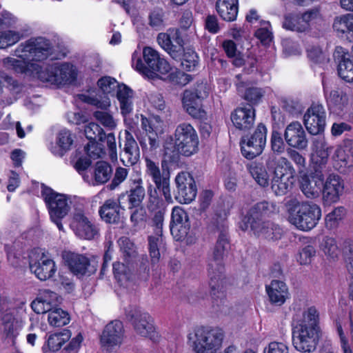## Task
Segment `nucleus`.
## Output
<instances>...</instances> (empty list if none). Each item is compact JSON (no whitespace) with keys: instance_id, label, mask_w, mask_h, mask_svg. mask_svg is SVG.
I'll return each instance as SVG.
<instances>
[{"instance_id":"nucleus-10","label":"nucleus","mask_w":353,"mask_h":353,"mask_svg":"<svg viewBox=\"0 0 353 353\" xmlns=\"http://www.w3.org/2000/svg\"><path fill=\"white\" fill-rule=\"evenodd\" d=\"M77 74L72 65L68 63H54L45 70L38 72V78L43 82L52 84H66L74 81Z\"/></svg>"},{"instance_id":"nucleus-42","label":"nucleus","mask_w":353,"mask_h":353,"mask_svg":"<svg viewBox=\"0 0 353 353\" xmlns=\"http://www.w3.org/2000/svg\"><path fill=\"white\" fill-rule=\"evenodd\" d=\"M19 59L8 57L3 59V66L8 70H12L17 73H25L34 64L23 57H17Z\"/></svg>"},{"instance_id":"nucleus-62","label":"nucleus","mask_w":353,"mask_h":353,"mask_svg":"<svg viewBox=\"0 0 353 353\" xmlns=\"http://www.w3.org/2000/svg\"><path fill=\"white\" fill-rule=\"evenodd\" d=\"M97 85L103 94H111L121 85L115 79L110 77H101L98 80Z\"/></svg>"},{"instance_id":"nucleus-55","label":"nucleus","mask_w":353,"mask_h":353,"mask_svg":"<svg viewBox=\"0 0 353 353\" xmlns=\"http://www.w3.org/2000/svg\"><path fill=\"white\" fill-rule=\"evenodd\" d=\"M84 133L86 138L90 141H103L104 130L96 123L91 122L86 125L84 128Z\"/></svg>"},{"instance_id":"nucleus-16","label":"nucleus","mask_w":353,"mask_h":353,"mask_svg":"<svg viewBox=\"0 0 353 353\" xmlns=\"http://www.w3.org/2000/svg\"><path fill=\"white\" fill-rule=\"evenodd\" d=\"M293 345L300 352L314 350L318 343L316 329H311L303 325H296L292 332Z\"/></svg>"},{"instance_id":"nucleus-52","label":"nucleus","mask_w":353,"mask_h":353,"mask_svg":"<svg viewBox=\"0 0 353 353\" xmlns=\"http://www.w3.org/2000/svg\"><path fill=\"white\" fill-rule=\"evenodd\" d=\"M283 27L289 30L303 32L307 31V24L302 21L300 15H288L285 17Z\"/></svg>"},{"instance_id":"nucleus-1","label":"nucleus","mask_w":353,"mask_h":353,"mask_svg":"<svg viewBox=\"0 0 353 353\" xmlns=\"http://www.w3.org/2000/svg\"><path fill=\"white\" fill-rule=\"evenodd\" d=\"M225 215V214L222 215L216 212L208 225L212 232H217L219 234L216 242L208 258L209 285L213 299L212 307L216 312L225 315L230 312L228 302L224 299L225 283L224 260L230 248Z\"/></svg>"},{"instance_id":"nucleus-28","label":"nucleus","mask_w":353,"mask_h":353,"mask_svg":"<svg viewBox=\"0 0 353 353\" xmlns=\"http://www.w3.org/2000/svg\"><path fill=\"white\" fill-rule=\"evenodd\" d=\"M255 109L250 106L239 107L231 113V121L233 125L240 130H248L254 125L255 121Z\"/></svg>"},{"instance_id":"nucleus-18","label":"nucleus","mask_w":353,"mask_h":353,"mask_svg":"<svg viewBox=\"0 0 353 353\" xmlns=\"http://www.w3.org/2000/svg\"><path fill=\"white\" fill-rule=\"evenodd\" d=\"M158 43L174 60L180 59L184 51L183 39L177 30L171 34L159 33L157 38Z\"/></svg>"},{"instance_id":"nucleus-51","label":"nucleus","mask_w":353,"mask_h":353,"mask_svg":"<svg viewBox=\"0 0 353 353\" xmlns=\"http://www.w3.org/2000/svg\"><path fill=\"white\" fill-rule=\"evenodd\" d=\"M124 261L128 264L134 263L137 258V252L134 244L126 237L121 238L119 241Z\"/></svg>"},{"instance_id":"nucleus-63","label":"nucleus","mask_w":353,"mask_h":353,"mask_svg":"<svg viewBox=\"0 0 353 353\" xmlns=\"http://www.w3.org/2000/svg\"><path fill=\"white\" fill-rule=\"evenodd\" d=\"M342 252L347 271L353 276V241H345Z\"/></svg>"},{"instance_id":"nucleus-43","label":"nucleus","mask_w":353,"mask_h":353,"mask_svg":"<svg viewBox=\"0 0 353 353\" xmlns=\"http://www.w3.org/2000/svg\"><path fill=\"white\" fill-rule=\"evenodd\" d=\"M315 154L313 155L312 163H322L327 164L328 157L332 149L325 142L323 138H318L314 141Z\"/></svg>"},{"instance_id":"nucleus-46","label":"nucleus","mask_w":353,"mask_h":353,"mask_svg":"<svg viewBox=\"0 0 353 353\" xmlns=\"http://www.w3.org/2000/svg\"><path fill=\"white\" fill-rule=\"evenodd\" d=\"M209 91L210 89L207 83L203 81L197 82L193 88L183 92V97H185L187 100L193 99L202 101L208 97Z\"/></svg>"},{"instance_id":"nucleus-30","label":"nucleus","mask_w":353,"mask_h":353,"mask_svg":"<svg viewBox=\"0 0 353 353\" xmlns=\"http://www.w3.org/2000/svg\"><path fill=\"white\" fill-rule=\"evenodd\" d=\"M1 77L0 99L7 104H11L17 99V96L21 88L18 81L12 77L7 74Z\"/></svg>"},{"instance_id":"nucleus-29","label":"nucleus","mask_w":353,"mask_h":353,"mask_svg":"<svg viewBox=\"0 0 353 353\" xmlns=\"http://www.w3.org/2000/svg\"><path fill=\"white\" fill-rule=\"evenodd\" d=\"M140 151L136 140L128 130L125 131V144L121 153V161L125 166L134 165L139 159Z\"/></svg>"},{"instance_id":"nucleus-57","label":"nucleus","mask_w":353,"mask_h":353,"mask_svg":"<svg viewBox=\"0 0 353 353\" xmlns=\"http://www.w3.org/2000/svg\"><path fill=\"white\" fill-rule=\"evenodd\" d=\"M318 313L314 307H310L303 313V319L296 325H305L306 327L316 329Z\"/></svg>"},{"instance_id":"nucleus-21","label":"nucleus","mask_w":353,"mask_h":353,"mask_svg":"<svg viewBox=\"0 0 353 353\" xmlns=\"http://www.w3.org/2000/svg\"><path fill=\"white\" fill-rule=\"evenodd\" d=\"M125 208L123 201L117 199H108L99 208V214L101 219L107 223L118 224Z\"/></svg>"},{"instance_id":"nucleus-44","label":"nucleus","mask_w":353,"mask_h":353,"mask_svg":"<svg viewBox=\"0 0 353 353\" xmlns=\"http://www.w3.org/2000/svg\"><path fill=\"white\" fill-rule=\"evenodd\" d=\"M335 157L345 166H353V140H346L335 151Z\"/></svg>"},{"instance_id":"nucleus-7","label":"nucleus","mask_w":353,"mask_h":353,"mask_svg":"<svg viewBox=\"0 0 353 353\" xmlns=\"http://www.w3.org/2000/svg\"><path fill=\"white\" fill-rule=\"evenodd\" d=\"M194 336L195 353H216L221 347L224 333L219 327H200L195 330Z\"/></svg>"},{"instance_id":"nucleus-49","label":"nucleus","mask_w":353,"mask_h":353,"mask_svg":"<svg viewBox=\"0 0 353 353\" xmlns=\"http://www.w3.org/2000/svg\"><path fill=\"white\" fill-rule=\"evenodd\" d=\"M48 320L51 326L59 327L68 324L70 317L68 312L61 308H55L49 312Z\"/></svg>"},{"instance_id":"nucleus-40","label":"nucleus","mask_w":353,"mask_h":353,"mask_svg":"<svg viewBox=\"0 0 353 353\" xmlns=\"http://www.w3.org/2000/svg\"><path fill=\"white\" fill-rule=\"evenodd\" d=\"M248 169L254 181L261 187H268L270 184V172L266 166L261 163L252 162Z\"/></svg>"},{"instance_id":"nucleus-9","label":"nucleus","mask_w":353,"mask_h":353,"mask_svg":"<svg viewBox=\"0 0 353 353\" xmlns=\"http://www.w3.org/2000/svg\"><path fill=\"white\" fill-rule=\"evenodd\" d=\"M41 195L48 210L50 219L59 230H63L61 220L68 214L70 208L65 194L54 192L50 188L43 185Z\"/></svg>"},{"instance_id":"nucleus-32","label":"nucleus","mask_w":353,"mask_h":353,"mask_svg":"<svg viewBox=\"0 0 353 353\" xmlns=\"http://www.w3.org/2000/svg\"><path fill=\"white\" fill-rule=\"evenodd\" d=\"M332 28L339 37L345 38L350 42L353 41L352 14H345L335 17Z\"/></svg>"},{"instance_id":"nucleus-39","label":"nucleus","mask_w":353,"mask_h":353,"mask_svg":"<svg viewBox=\"0 0 353 353\" xmlns=\"http://www.w3.org/2000/svg\"><path fill=\"white\" fill-rule=\"evenodd\" d=\"M71 334L69 330H64L63 332L50 334L43 346V353L55 352L59 350L61 346L69 340Z\"/></svg>"},{"instance_id":"nucleus-36","label":"nucleus","mask_w":353,"mask_h":353,"mask_svg":"<svg viewBox=\"0 0 353 353\" xmlns=\"http://www.w3.org/2000/svg\"><path fill=\"white\" fill-rule=\"evenodd\" d=\"M329 109L333 113L341 114L348 105V98L345 93L339 90H332L327 98Z\"/></svg>"},{"instance_id":"nucleus-26","label":"nucleus","mask_w":353,"mask_h":353,"mask_svg":"<svg viewBox=\"0 0 353 353\" xmlns=\"http://www.w3.org/2000/svg\"><path fill=\"white\" fill-rule=\"evenodd\" d=\"M284 138L286 143L291 147L299 150L305 149L307 146L308 141L306 138L305 132L298 121H294L287 125Z\"/></svg>"},{"instance_id":"nucleus-58","label":"nucleus","mask_w":353,"mask_h":353,"mask_svg":"<svg viewBox=\"0 0 353 353\" xmlns=\"http://www.w3.org/2000/svg\"><path fill=\"white\" fill-rule=\"evenodd\" d=\"M318 313L314 307H310L303 313V319L296 325H305L306 327L316 329Z\"/></svg>"},{"instance_id":"nucleus-27","label":"nucleus","mask_w":353,"mask_h":353,"mask_svg":"<svg viewBox=\"0 0 353 353\" xmlns=\"http://www.w3.org/2000/svg\"><path fill=\"white\" fill-rule=\"evenodd\" d=\"M30 269L41 281H46L52 278L57 271L54 261L44 253L41 254L38 260H30Z\"/></svg>"},{"instance_id":"nucleus-35","label":"nucleus","mask_w":353,"mask_h":353,"mask_svg":"<svg viewBox=\"0 0 353 353\" xmlns=\"http://www.w3.org/2000/svg\"><path fill=\"white\" fill-rule=\"evenodd\" d=\"M323 181L310 174L301 178L300 188L304 195L310 199L318 197L322 192Z\"/></svg>"},{"instance_id":"nucleus-34","label":"nucleus","mask_w":353,"mask_h":353,"mask_svg":"<svg viewBox=\"0 0 353 353\" xmlns=\"http://www.w3.org/2000/svg\"><path fill=\"white\" fill-rule=\"evenodd\" d=\"M117 98L119 101L121 113L126 121V117L130 116L134 108V92L125 84H121L117 90Z\"/></svg>"},{"instance_id":"nucleus-3","label":"nucleus","mask_w":353,"mask_h":353,"mask_svg":"<svg viewBox=\"0 0 353 353\" xmlns=\"http://www.w3.org/2000/svg\"><path fill=\"white\" fill-rule=\"evenodd\" d=\"M174 145H164V157L166 161L177 162L179 154L190 157L198 150L199 137L195 129L187 123L179 124L174 132Z\"/></svg>"},{"instance_id":"nucleus-20","label":"nucleus","mask_w":353,"mask_h":353,"mask_svg":"<svg viewBox=\"0 0 353 353\" xmlns=\"http://www.w3.org/2000/svg\"><path fill=\"white\" fill-rule=\"evenodd\" d=\"M237 81L235 84L236 89L248 105L253 107L262 102L265 94V90L263 88L252 86L250 83L243 78L241 74L236 76Z\"/></svg>"},{"instance_id":"nucleus-33","label":"nucleus","mask_w":353,"mask_h":353,"mask_svg":"<svg viewBox=\"0 0 353 353\" xmlns=\"http://www.w3.org/2000/svg\"><path fill=\"white\" fill-rule=\"evenodd\" d=\"M266 292L271 303L282 305L288 299L289 292L286 284L279 280H272L270 285H266Z\"/></svg>"},{"instance_id":"nucleus-56","label":"nucleus","mask_w":353,"mask_h":353,"mask_svg":"<svg viewBox=\"0 0 353 353\" xmlns=\"http://www.w3.org/2000/svg\"><path fill=\"white\" fill-rule=\"evenodd\" d=\"M80 99L85 103L94 105L97 108L106 110L110 106V99L105 96L97 97L92 95H80Z\"/></svg>"},{"instance_id":"nucleus-37","label":"nucleus","mask_w":353,"mask_h":353,"mask_svg":"<svg viewBox=\"0 0 353 353\" xmlns=\"http://www.w3.org/2000/svg\"><path fill=\"white\" fill-rule=\"evenodd\" d=\"M216 9L224 21H233L238 14V0H217Z\"/></svg>"},{"instance_id":"nucleus-45","label":"nucleus","mask_w":353,"mask_h":353,"mask_svg":"<svg viewBox=\"0 0 353 353\" xmlns=\"http://www.w3.org/2000/svg\"><path fill=\"white\" fill-rule=\"evenodd\" d=\"M134 263L115 262L113 263V273L117 281L121 283L129 281L134 271Z\"/></svg>"},{"instance_id":"nucleus-47","label":"nucleus","mask_w":353,"mask_h":353,"mask_svg":"<svg viewBox=\"0 0 353 353\" xmlns=\"http://www.w3.org/2000/svg\"><path fill=\"white\" fill-rule=\"evenodd\" d=\"M176 61H180L182 68L189 72L195 70L199 63L196 52L191 48L184 50L181 59Z\"/></svg>"},{"instance_id":"nucleus-15","label":"nucleus","mask_w":353,"mask_h":353,"mask_svg":"<svg viewBox=\"0 0 353 353\" xmlns=\"http://www.w3.org/2000/svg\"><path fill=\"white\" fill-rule=\"evenodd\" d=\"M124 337V328L123 323L114 320L108 323L104 327L100 337L102 348L111 352L120 347Z\"/></svg>"},{"instance_id":"nucleus-5","label":"nucleus","mask_w":353,"mask_h":353,"mask_svg":"<svg viewBox=\"0 0 353 353\" xmlns=\"http://www.w3.org/2000/svg\"><path fill=\"white\" fill-rule=\"evenodd\" d=\"M289 221L298 229L309 231L314 228L321 217L320 207L313 203L299 202L295 199L287 202Z\"/></svg>"},{"instance_id":"nucleus-59","label":"nucleus","mask_w":353,"mask_h":353,"mask_svg":"<svg viewBox=\"0 0 353 353\" xmlns=\"http://www.w3.org/2000/svg\"><path fill=\"white\" fill-rule=\"evenodd\" d=\"M345 214V208L340 206L335 208L325 218L326 227L332 229L336 228L339 222L343 219Z\"/></svg>"},{"instance_id":"nucleus-19","label":"nucleus","mask_w":353,"mask_h":353,"mask_svg":"<svg viewBox=\"0 0 353 353\" xmlns=\"http://www.w3.org/2000/svg\"><path fill=\"white\" fill-rule=\"evenodd\" d=\"M190 223L188 214L180 207L172 209L170 232L176 241H183L188 236Z\"/></svg>"},{"instance_id":"nucleus-38","label":"nucleus","mask_w":353,"mask_h":353,"mask_svg":"<svg viewBox=\"0 0 353 353\" xmlns=\"http://www.w3.org/2000/svg\"><path fill=\"white\" fill-rule=\"evenodd\" d=\"M73 143V138L70 131L63 129L57 135V145L52 147V152L58 157H63L71 148Z\"/></svg>"},{"instance_id":"nucleus-6","label":"nucleus","mask_w":353,"mask_h":353,"mask_svg":"<svg viewBox=\"0 0 353 353\" xmlns=\"http://www.w3.org/2000/svg\"><path fill=\"white\" fill-rule=\"evenodd\" d=\"M144 63L136 52L132 54V63L139 72L151 79H159L158 73L168 74L171 70L170 63L159 53L151 47H145L143 50Z\"/></svg>"},{"instance_id":"nucleus-54","label":"nucleus","mask_w":353,"mask_h":353,"mask_svg":"<svg viewBox=\"0 0 353 353\" xmlns=\"http://www.w3.org/2000/svg\"><path fill=\"white\" fill-rule=\"evenodd\" d=\"M157 190L158 189H152V186L148 190V201L147 204V208L150 212L163 210H165L164 202L163 199L159 197Z\"/></svg>"},{"instance_id":"nucleus-23","label":"nucleus","mask_w":353,"mask_h":353,"mask_svg":"<svg viewBox=\"0 0 353 353\" xmlns=\"http://www.w3.org/2000/svg\"><path fill=\"white\" fill-rule=\"evenodd\" d=\"M74 232L79 237L92 240L99 235V229L94 222L82 213L74 215Z\"/></svg>"},{"instance_id":"nucleus-50","label":"nucleus","mask_w":353,"mask_h":353,"mask_svg":"<svg viewBox=\"0 0 353 353\" xmlns=\"http://www.w3.org/2000/svg\"><path fill=\"white\" fill-rule=\"evenodd\" d=\"M163 243L162 234L154 233V235L148 236V249L151 259V263L154 265L159 261L160 252L159 247Z\"/></svg>"},{"instance_id":"nucleus-8","label":"nucleus","mask_w":353,"mask_h":353,"mask_svg":"<svg viewBox=\"0 0 353 353\" xmlns=\"http://www.w3.org/2000/svg\"><path fill=\"white\" fill-rule=\"evenodd\" d=\"M52 53L50 41L44 37H33L21 43L14 50V55L23 57L32 63L43 61Z\"/></svg>"},{"instance_id":"nucleus-4","label":"nucleus","mask_w":353,"mask_h":353,"mask_svg":"<svg viewBox=\"0 0 353 353\" xmlns=\"http://www.w3.org/2000/svg\"><path fill=\"white\" fill-rule=\"evenodd\" d=\"M266 166L273 174L271 189L275 195L283 196L290 192L295 182L291 163L285 157L269 154L266 158Z\"/></svg>"},{"instance_id":"nucleus-60","label":"nucleus","mask_w":353,"mask_h":353,"mask_svg":"<svg viewBox=\"0 0 353 353\" xmlns=\"http://www.w3.org/2000/svg\"><path fill=\"white\" fill-rule=\"evenodd\" d=\"M321 246L325 254L330 256L331 259H334L339 256L340 250L334 238L328 236L325 237Z\"/></svg>"},{"instance_id":"nucleus-25","label":"nucleus","mask_w":353,"mask_h":353,"mask_svg":"<svg viewBox=\"0 0 353 353\" xmlns=\"http://www.w3.org/2000/svg\"><path fill=\"white\" fill-rule=\"evenodd\" d=\"M333 57L337 63L339 76L347 82H352L353 59H350L347 50L341 46H336Z\"/></svg>"},{"instance_id":"nucleus-64","label":"nucleus","mask_w":353,"mask_h":353,"mask_svg":"<svg viewBox=\"0 0 353 353\" xmlns=\"http://www.w3.org/2000/svg\"><path fill=\"white\" fill-rule=\"evenodd\" d=\"M93 117L100 122L104 127L112 130L117 125L113 117L105 111L97 110L93 112Z\"/></svg>"},{"instance_id":"nucleus-2","label":"nucleus","mask_w":353,"mask_h":353,"mask_svg":"<svg viewBox=\"0 0 353 353\" xmlns=\"http://www.w3.org/2000/svg\"><path fill=\"white\" fill-rule=\"evenodd\" d=\"M277 211L274 203L262 201L255 203L247 212L242 219L241 228L247 230L250 228L253 234L268 241H278L281 239L284 231L283 228L275 222L265 219V216Z\"/></svg>"},{"instance_id":"nucleus-53","label":"nucleus","mask_w":353,"mask_h":353,"mask_svg":"<svg viewBox=\"0 0 353 353\" xmlns=\"http://www.w3.org/2000/svg\"><path fill=\"white\" fill-rule=\"evenodd\" d=\"M23 37V34L19 31L6 30L0 32V49L13 46Z\"/></svg>"},{"instance_id":"nucleus-17","label":"nucleus","mask_w":353,"mask_h":353,"mask_svg":"<svg viewBox=\"0 0 353 353\" xmlns=\"http://www.w3.org/2000/svg\"><path fill=\"white\" fill-rule=\"evenodd\" d=\"M326 112L323 105L312 104L304 114V125L307 132L313 135L323 132L325 126Z\"/></svg>"},{"instance_id":"nucleus-24","label":"nucleus","mask_w":353,"mask_h":353,"mask_svg":"<svg viewBox=\"0 0 353 353\" xmlns=\"http://www.w3.org/2000/svg\"><path fill=\"white\" fill-rule=\"evenodd\" d=\"M344 190V182L338 174H330L323 181L322 194L323 200L328 203L339 201Z\"/></svg>"},{"instance_id":"nucleus-41","label":"nucleus","mask_w":353,"mask_h":353,"mask_svg":"<svg viewBox=\"0 0 353 353\" xmlns=\"http://www.w3.org/2000/svg\"><path fill=\"white\" fill-rule=\"evenodd\" d=\"M112 174V166L106 161H98L93 170L94 185L104 184L109 181Z\"/></svg>"},{"instance_id":"nucleus-14","label":"nucleus","mask_w":353,"mask_h":353,"mask_svg":"<svg viewBox=\"0 0 353 353\" xmlns=\"http://www.w3.org/2000/svg\"><path fill=\"white\" fill-rule=\"evenodd\" d=\"M176 190L174 198L180 203H190L194 200L197 194L196 182L188 172H180L175 177Z\"/></svg>"},{"instance_id":"nucleus-48","label":"nucleus","mask_w":353,"mask_h":353,"mask_svg":"<svg viewBox=\"0 0 353 353\" xmlns=\"http://www.w3.org/2000/svg\"><path fill=\"white\" fill-rule=\"evenodd\" d=\"M182 103L185 112L194 119H203L205 118L206 112L202 108L201 101L193 99L187 100L185 97H183Z\"/></svg>"},{"instance_id":"nucleus-31","label":"nucleus","mask_w":353,"mask_h":353,"mask_svg":"<svg viewBox=\"0 0 353 353\" xmlns=\"http://www.w3.org/2000/svg\"><path fill=\"white\" fill-rule=\"evenodd\" d=\"M145 196V191L142 185L141 179L134 181L133 185L131 186L128 191L119 195V200L123 202L125 201H128L129 209H133L141 205Z\"/></svg>"},{"instance_id":"nucleus-13","label":"nucleus","mask_w":353,"mask_h":353,"mask_svg":"<svg viewBox=\"0 0 353 353\" xmlns=\"http://www.w3.org/2000/svg\"><path fill=\"white\" fill-rule=\"evenodd\" d=\"M126 316L132 321L137 334L143 337L152 338L154 335L152 318L139 307L130 306L125 310Z\"/></svg>"},{"instance_id":"nucleus-11","label":"nucleus","mask_w":353,"mask_h":353,"mask_svg":"<svg viewBox=\"0 0 353 353\" xmlns=\"http://www.w3.org/2000/svg\"><path fill=\"white\" fill-rule=\"evenodd\" d=\"M266 127L259 123L253 134L243 137L240 141L243 156L248 159H253L260 155L266 143Z\"/></svg>"},{"instance_id":"nucleus-22","label":"nucleus","mask_w":353,"mask_h":353,"mask_svg":"<svg viewBox=\"0 0 353 353\" xmlns=\"http://www.w3.org/2000/svg\"><path fill=\"white\" fill-rule=\"evenodd\" d=\"M66 261L70 270L77 276L90 275L97 271L95 262L83 254H68Z\"/></svg>"},{"instance_id":"nucleus-12","label":"nucleus","mask_w":353,"mask_h":353,"mask_svg":"<svg viewBox=\"0 0 353 353\" xmlns=\"http://www.w3.org/2000/svg\"><path fill=\"white\" fill-rule=\"evenodd\" d=\"M146 172L151 176L153 182L154 183L157 189L162 192L165 200L168 203L172 202V198L170 192V172L165 171L164 169L166 165L165 161H163L161 163V167L163 172H161L159 167L157 163L152 161L151 159L146 158Z\"/></svg>"},{"instance_id":"nucleus-61","label":"nucleus","mask_w":353,"mask_h":353,"mask_svg":"<svg viewBox=\"0 0 353 353\" xmlns=\"http://www.w3.org/2000/svg\"><path fill=\"white\" fill-rule=\"evenodd\" d=\"M167 79L174 85L184 86L192 80V77L181 70H176L170 72Z\"/></svg>"}]
</instances>
